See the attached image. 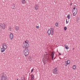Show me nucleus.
Segmentation results:
<instances>
[{"label": "nucleus", "instance_id": "obj_1", "mask_svg": "<svg viewBox=\"0 0 80 80\" xmlns=\"http://www.w3.org/2000/svg\"><path fill=\"white\" fill-rule=\"evenodd\" d=\"M29 42L27 40H26L23 42L22 47L24 48H28L29 47Z\"/></svg>", "mask_w": 80, "mask_h": 80}, {"label": "nucleus", "instance_id": "obj_2", "mask_svg": "<svg viewBox=\"0 0 80 80\" xmlns=\"http://www.w3.org/2000/svg\"><path fill=\"white\" fill-rule=\"evenodd\" d=\"M48 35V36L51 35L53 36L54 35V29L53 28H51L50 29H49L47 31Z\"/></svg>", "mask_w": 80, "mask_h": 80}, {"label": "nucleus", "instance_id": "obj_3", "mask_svg": "<svg viewBox=\"0 0 80 80\" xmlns=\"http://www.w3.org/2000/svg\"><path fill=\"white\" fill-rule=\"evenodd\" d=\"M1 80H8V77L5 72H2L1 74Z\"/></svg>", "mask_w": 80, "mask_h": 80}, {"label": "nucleus", "instance_id": "obj_4", "mask_svg": "<svg viewBox=\"0 0 80 80\" xmlns=\"http://www.w3.org/2000/svg\"><path fill=\"white\" fill-rule=\"evenodd\" d=\"M7 48V44L4 43L3 44L2 48L1 49V52H4L5 51V50Z\"/></svg>", "mask_w": 80, "mask_h": 80}, {"label": "nucleus", "instance_id": "obj_5", "mask_svg": "<svg viewBox=\"0 0 80 80\" xmlns=\"http://www.w3.org/2000/svg\"><path fill=\"white\" fill-rule=\"evenodd\" d=\"M48 60H49V61L50 60V59L49 58V56H48L43 59L42 62H43L44 65H45V64H46V63L47 62Z\"/></svg>", "mask_w": 80, "mask_h": 80}, {"label": "nucleus", "instance_id": "obj_6", "mask_svg": "<svg viewBox=\"0 0 80 80\" xmlns=\"http://www.w3.org/2000/svg\"><path fill=\"white\" fill-rule=\"evenodd\" d=\"M7 27V25L4 23L0 24V28L2 30H5Z\"/></svg>", "mask_w": 80, "mask_h": 80}, {"label": "nucleus", "instance_id": "obj_7", "mask_svg": "<svg viewBox=\"0 0 80 80\" xmlns=\"http://www.w3.org/2000/svg\"><path fill=\"white\" fill-rule=\"evenodd\" d=\"M28 53H29V50L28 49L26 48L24 50V55L25 56H27V55H28Z\"/></svg>", "mask_w": 80, "mask_h": 80}, {"label": "nucleus", "instance_id": "obj_8", "mask_svg": "<svg viewBox=\"0 0 80 80\" xmlns=\"http://www.w3.org/2000/svg\"><path fill=\"white\" fill-rule=\"evenodd\" d=\"M72 13H73V17H75L77 15V9L75 8H74L72 10Z\"/></svg>", "mask_w": 80, "mask_h": 80}, {"label": "nucleus", "instance_id": "obj_9", "mask_svg": "<svg viewBox=\"0 0 80 80\" xmlns=\"http://www.w3.org/2000/svg\"><path fill=\"white\" fill-rule=\"evenodd\" d=\"M53 74L56 75L58 73V69L57 68H55L53 70Z\"/></svg>", "mask_w": 80, "mask_h": 80}, {"label": "nucleus", "instance_id": "obj_10", "mask_svg": "<svg viewBox=\"0 0 80 80\" xmlns=\"http://www.w3.org/2000/svg\"><path fill=\"white\" fill-rule=\"evenodd\" d=\"M70 63V61L68 60L67 61L65 62V66H67L68 64Z\"/></svg>", "mask_w": 80, "mask_h": 80}, {"label": "nucleus", "instance_id": "obj_11", "mask_svg": "<svg viewBox=\"0 0 80 80\" xmlns=\"http://www.w3.org/2000/svg\"><path fill=\"white\" fill-rule=\"evenodd\" d=\"M9 38L11 40H12L13 38V34L12 33H11L9 35Z\"/></svg>", "mask_w": 80, "mask_h": 80}, {"label": "nucleus", "instance_id": "obj_12", "mask_svg": "<svg viewBox=\"0 0 80 80\" xmlns=\"http://www.w3.org/2000/svg\"><path fill=\"white\" fill-rule=\"evenodd\" d=\"M34 8L36 10H37L39 8V6L37 5H35L34 7Z\"/></svg>", "mask_w": 80, "mask_h": 80}, {"label": "nucleus", "instance_id": "obj_13", "mask_svg": "<svg viewBox=\"0 0 80 80\" xmlns=\"http://www.w3.org/2000/svg\"><path fill=\"white\" fill-rule=\"evenodd\" d=\"M15 30H16V32H18V30H19V29H20V28H19V27L18 26L15 27Z\"/></svg>", "mask_w": 80, "mask_h": 80}, {"label": "nucleus", "instance_id": "obj_14", "mask_svg": "<svg viewBox=\"0 0 80 80\" xmlns=\"http://www.w3.org/2000/svg\"><path fill=\"white\" fill-rule=\"evenodd\" d=\"M54 55V53H53V52L51 55V56L52 58V60H54V59H53V56Z\"/></svg>", "mask_w": 80, "mask_h": 80}, {"label": "nucleus", "instance_id": "obj_15", "mask_svg": "<svg viewBox=\"0 0 80 80\" xmlns=\"http://www.w3.org/2000/svg\"><path fill=\"white\" fill-rule=\"evenodd\" d=\"M31 80H34V75H33V74H32L31 75Z\"/></svg>", "mask_w": 80, "mask_h": 80}, {"label": "nucleus", "instance_id": "obj_16", "mask_svg": "<svg viewBox=\"0 0 80 80\" xmlns=\"http://www.w3.org/2000/svg\"><path fill=\"white\" fill-rule=\"evenodd\" d=\"M21 1L22 4H25V3H26V1H25V0H21Z\"/></svg>", "mask_w": 80, "mask_h": 80}, {"label": "nucleus", "instance_id": "obj_17", "mask_svg": "<svg viewBox=\"0 0 80 80\" xmlns=\"http://www.w3.org/2000/svg\"><path fill=\"white\" fill-rule=\"evenodd\" d=\"M64 46H65V48H66V50H68V49H69V47H68V45H65Z\"/></svg>", "mask_w": 80, "mask_h": 80}, {"label": "nucleus", "instance_id": "obj_18", "mask_svg": "<svg viewBox=\"0 0 80 80\" xmlns=\"http://www.w3.org/2000/svg\"><path fill=\"white\" fill-rule=\"evenodd\" d=\"M76 68H77V66H76V65H73V70H75Z\"/></svg>", "mask_w": 80, "mask_h": 80}, {"label": "nucleus", "instance_id": "obj_19", "mask_svg": "<svg viewBox=\"0 0 80 80\" xmlns=\"http://www.w3.org/2000/svg\"><path fill=\"white\" fill-rule=\"evenodd\" d=\"M67 18L68 19H70V14H69L67 16Z\"/></svg>", "mask_w": 80, "mask_h": 80}, {"label": "nucleus", "instance_id": "obj_20", "mask_svg": "<svg viewBox=\"0 0 80 80\" xmlns=\"http://www.w3.org/2000/svg\"><path fill=\"white\" fill-rule=\"evenodd\" d=\"M12 9H15V5H14L12 6Z\"/></svg>", "mask_w": 80, "mask_h": 80}, {"label": "nucleus", "instance_id": "obj_21", "mask_svg": "<svg viewBox=\"0 0 80 80\" xmlns=\"http://www.w3.org/2000/svg\"><path fill=\"white\" fill-rule=\"evenodd\" d=\"M12 28H11V27H9V28H8L9 31L11 32V31H12Z\"/></svg>", "mask_w": 80, "mask_h": 80}, {"label": "nucleus", "instance_id": "obj_22", "mask_svg": "<svg viewBox=\"0 0 80 80\" xmlns=\"http://www.w3.org/2000/svg\"><path fill=\"white\" fill-rule=\"evenodd\" d=\"M68 22H69V21H67V19H66V23L67 24V23H68Z\"/></svg>", "mask_w": 80, "mask_h": 80}, {"label": "nucleus", "instance_id": "obj_23", "mask_svg": "<svg viewBox=\"0 0 80 80\" xmlns=\"http://www.w3.org/2000/svg\"><path fill=\"white\" fill-rule=\"evenodd\" d=\"M56 27H58V22H57L56 23Z\"/></svg>", "mask_w": 80, "mask_h": 80}, {"label": "nucleus", "instance_id": "obj_24", "mask_svg": "<svg viewBox=\"0 0 80 80\" xmlns=\"http://www.w3.org/2000/svg\"><path fill=\"white\" fill-rule=\"evenodd\" d=\"M33 70H34V69H32L31 70V73H32L33 72Z\"/></svg>", "mask_w": 80, "mask_h": 80}, {"label": "nucleus", "instance_id": "obj_25", "mask_svg": "<svg viewBox=\"0 0 80 80\" xmlns=\"http://www.w3.org/2000/svg\"><path fill=\"white\" fill-rule=\"evenodd\" d=\"M67 27H64V30H67Z\"/></svg>", "mask_w": 80, "mask_h": 80}, {"label": "nucleus", "instance_id": "obj_26", "mask_svg": "<svg viewBox=\"0 0 80 80\" xmlns=\"http://www.w3.org/2000/svg\"><path fill=\"white\" fill-rule=\"evenodd\" d=\"M36 28H39V26H36Z\"/></svg>", "mask_w": 80, "mask_h": 80}, {"label": "nucleus", "instance_id": "obj_27", "mask_svg": "<svg viewBox=\"0 0 80 80\" xmlns=\"http://www.w3.org/2000/svg\"><path fill=\"white\" fill-rule=\"evenodd\" d=\"M59 55H61V53H59Z\"/></svg>", "mask_w": 80, "mask_h": 80}, {"label": "nucleus", "instance_id": "obj_28", "mask_svg": "<svg viewBox=\"0 0 80 80\" xmlns=\"http://www.w3.org/2000/svg\"><path fill=\"white\" fill-rule=\"evenodd\" d=\"M1 32V30L0 29V32Z\"/></svg>", "mask_w": 80, "mask_h": 80}, {"label": "nucleus", "instance_id": "obj_29", "mask_svg": "<svg viewBox=\"0 0 80 80\" xmlns=\"http://www.w3.org/2000/svg\"><path fill=\"white\" fill-rule=\"evenodd\" d=\"M70 5H72V3L70 4Z\"/></svg>", "mask_w": 80, "mask_h": 80}, {"label": "nucleus", "instance_id": "obj_30", "mask_svg": "<svg viewBox=\"0 0 80 80\" xmlns=\"http://www.w3.org/2000/svg\"><path fill=\"white\" fill-rule=\"evenodd\" d=\"M54 59H55V58L54 59Z\"/></svg>", "mask_w": 80, "mask_h": 80}, {"label": "nucleus", "instance_id": "obj_31", "mask_svg": "<svg viewBox=\"0 0 80 80\" xmlns=\"http://www.w3.org/2000/svg\"><path fill=\"white\" fill-rule=\"evenodd\" d=\"M73 50H74V48H73Z\"/></svg>", "mask_w": 80, "mask_h": 80}, {"label": "nucleus", "instance_id": "obj_32", "mask_svg": "<svg viewBox=\"0 0 80 80\" xmlns=\"http://www.w3.org/2000/svg\"><path fill=\"white\" fill-rule=\"evenodd\" d=\"M17 80H18V79H17Z\"/></svg>", "mask_w": 80, "mask_h": 80}]
</instances>
